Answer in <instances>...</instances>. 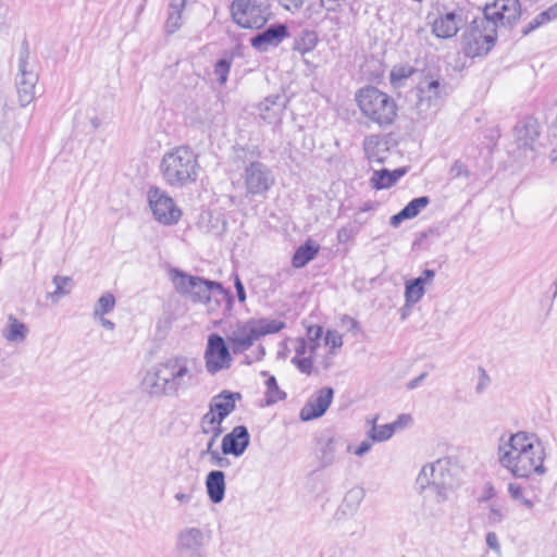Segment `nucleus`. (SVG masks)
I'll list each match as a JSON object with an SVG mask.
<instances>
[{
    "instance_id": "nucleus-45",
    "label": "nucleus",
    "mask_w": 557,
    "mask_h": 557,
    "mask_svg": "<svg viewBox=\"0 0 557 557\" xmlns=\"http://www.w3.org/2000/svg\"><path fill=\"white\" fill-rule=\"evenodd\" d=\"M414 73L412 66H395L391 71V82L396 83L410 77Z\"/></svg>"
},
{
    "instance_id": "nucleus-8",
    "label": "nucleus",
    "mask_w": 557,
    "mask_h": 557,
    "mask_svg": "<svg viewBox=\"0 0 557 557\" xmlns=\"http://www.w3.org/2000/svg\"><path fill=\"white\" fill-rule=\"evenodd\" d=\"M496 23L484 15L475 17L463 34V51L467 57L486 54L496 40Z\"/></svg>"
},
{
    "instance_id": "nucleus-59",
    "label": "nucleus",
    "mask_w": 557,
    "mask_h": 557,
    "mask_svg": "<svg viewBox=\"0 0 557 557\" xmlns=\"http://www.w3.org/2000/svg\"><path fill=\"white\" fill-rule=\"evenodd\" d=\"M174 498L181 504H188L191 500V495L178 492L174 495Z\"/></svg>"
},
{
    "instance_id": "nucleus-13",
    "label": "nucleus",
    "mask_w": 557,
    "mask_h": 557,
    "mask_svg": "<svg viewBox=\"0 0 557 557\" xmlns=\"http://www.w3.org/2000/svg\"><path fill=\"white\" fill-rule=\"evenodd\" d=\"M203 359L207 372L212 375L222 370L230 369L233 357L232 349L226 338L216 333L210 334L208 336Z\"/></svg>"
},
{
    "instance_id": "nucleus-49",
    "label": "nucleus",
    "mask_w": 557,
    "mask_h": 557,
    "mask_svg": "<svg viewBox=\"0 0 557 557\" xmlns=\"http://www.w3.org/2000/svg\"><path fill=\"white\" fill-rule=\"evenodd\" d=\"M322 334H323V330L321 326H318V325L310 326L307 330V338H305V339L311 344H314V346L318 348L320 346L319 341L322 337Z\"/></svg>"
},
{
    "instance_id": "nucleus-37",
    "label": "nucleus",
    "mask_w": 557,
    "mask_h": 557,
    "mask_svg": "<svg viewBox=\"0 0 557 557\" xmlns=\"http://www.w3.org/2000/svg\"><path fill=\"white\" fill-rule=\"evenodd\" d=\"M557 18V13L550 7L547 10L537 14L522 30L523 35H529L542 25Z\"/></svg>"
},
{
    "instance_id": "nucleus-34",
    "label": "nucleus",
    "mask_w": 557,
    "mask_h": 557,
    "mask_svg": "<svg viewBox=\"0 0 557 557\" xmlns=\"http://www.w3.org/2000/svg\"><path fill=\"white\" fill-rule=\"evenodd\" d=\"M200 428L203 434L210 435L206 449L200 453V456L205 457L207 453L215 450L213 446L223 433V428L221 424H213V422L202 419L200 420Z\"/></svg>"
},
{
    "instance_id": "nucleus-21",
    "label": "nucleus",
    "mask_w": 557,
    "mask_h": 557,
    "mask_svg": "<svg viewBox=\"0 0 557 557\" xmlns=\"http://www.w3.org/2000/svg\"><path fill=\"white\" fill-rule=\"evenodd\" d=\"M250 444V434L245 425L235 426L222 438L221 449L223 455L240 457Z\"/></svg>"
},
{
    "instance_id": "nucleus-55",
    "label": "nucleus",
    "mask_w": 557,
    "mask_h": 557,
    "mask_svg": "<svg viewBox=\"0 0 557 557\" xmlns=\"http://www.w3.org/2000/svg\"><path fill=\"white\" fill-rule=\"evenodd\" d=\"M234 286H235V289H236V295H237L238 300L240 302H245V300H246V292H245L244 284L242 283V281H240L238 275L235 276Z\"/></svg>"
},
{
    "instance_id": "nucleus-18",
    "label": "nucleus",
    "mask_w": 557,
    "mask_h": 557,
    "mask_svg": "<svg viewBox=\"0 0 557 557\" xmlns=\"http://www.w3.org/2000/svg\"><path fill=\"white\" fill-rule=\"evenodd\" d=\"M333 397L334 389L332 387L325 386L320 388L301 408L300 419L302 421H310L322 417L332 404Z\"/></svg>"
},
{
    "instance_id": "nucleus-24",
    "label": "nucleus",
    "mask_w": 557,
    "mask_h": 557,
    "mask_svg": "<svg viewBox=\"0 0 557 557\" xmlns=\"http://www.w3.org/2000/svg\"><path fill=\"white\" fill-rule=\"evenodd\" d=\"M435 276L434 270L425 269L419 277L406 282L405 298L407 305H414L423 297L425 285L432 284Z\"/></svg>"
},
{
    "instance_id": "nucleus-14",
    "label": "nucleus",
    "mask_w": 557,
    "mask_h": 557,
    "mask_svg": "<svg viewBox=\"0 0 557 557\" xmlns=\"http://www.w3.org/2000/svg\"><path fill=\"white\" fill-rule=\"evenodd\" d=\"M148 202L158 222L164 225H173L181 219L182 211L166 191L160 187L152 186L149 188Z\"/></svg>"
},
{
    "instance_id": "nucleus-60",
    "label": "nucleus",
    "mask_w": 557,
    "mask_h": 557,
    "mask_svg": "<svg viewBox=\"0 0 557 557\" xmlns=\"http://www.w3.org/2000/svg\"><path fill=\"white\" fill-rule=\"evenodd\" d=\"M425 376H426V373H422V374H420L418 377H416V379H413V380L409 381V382L407 383V387H408L409 389H413V388H416V387H417V386H418V385H419V384H420V383L425 379Z\"/></svg>"
},
{
    "instance_id": "nucleus-50",
    "label": "nucleus",
    "mask_w": 557,
    "mask_h": 557,
    "mask_svg": "<svg viewBox=\"0 0 557 557\" xmlns=\"http://www.w3.org/2000/svg\"><path fill=\"white\" fill-rule=\"evenodd\" d=\"M324 341L325 345H330L332 348H339L343 346V337L336 331H327Z\"/></svg>"
},
{
    "instance_id": "nucleus-57",
    "label": "nucleus",
    "mask_w": 557,
    "mask_h": 557,
    "mask_svg": "<svg viewBox=\"0 0 557 557\" xmlns=\"http://www.w3.org/2000/svg\"><path fill=\"white\" fill-rule=\"evenodd\" d=\"M283 1H284V7L288 11L299 10L304 5V2H305V0H283Z\"/></svg>"
},
{
    "instance_id": "nucleus-63",
    "label": "nucleus",
    "mask_w": 557,
    "mask_h": 557,
    "mask_svg": "<svg viewBox=\"0 0 557 557\" xmlns=\"http://www.w3.org/2000/svg\"><path fill=\"white\" fill-rule=\"evenodd\" d=\"M348 320H349V323H350V330H354L356 332L359 331L358 322L355 319H352V318H349Z\"/></svg>"
},
{
    "instance_id": "nucleus-10",
    "label": "nucleus",
    "mask_w": 557,
    "mask_h": 557,
    "mask_svg": "<svg viewBox=\"0 0 557 557\" xmlns=\"http://www.w3.org/2000/svg\"><path fill=\"white\" fill-rule=\"evenodd\" d=\"M212 539L211 531L200 527H184L175 536L176 557H208L207 547Z\"/></svg>"
},
{
    "instance_id": "nucleus-12",
    "label": "nucleus",
    "mask_w": 557,
    "mask_h": 557,
    "mask_svg": "<svg viewBox=\"0 0 557 557\" xmlns=\"http://www.w3.org/2000/svg\"><path fill=\"white\" fill-rule=\"evenodd\" d=\"M240 177L246 196H262L275 184L272 170L265 163L257 160H250L245 164Z\"/></svg>"
},
{
    "instance_id": "nucleus-64",
    "label": "nucleus",
    "mask_w": 557,
    "mask_h": 557,
    "mask_svg": "<svg viewBox=\"0 0 557 557\" xmlns=\"http://www.w3.org/2000/svg\"><path fill=\"white\" fill-rule=\"evenodd\" d=\"M549 159L552 162H557V149H553L550 154H549Z\"/></svg>"
},
{
    "instance_id": "nucleus-38",
    "label": "nucleus",
    "mask_w": 557,
    "mask_h": 557,
    "mask_svg": "<svg viewBox=\"0 0 557 557\" xmlns=\"http://www.w3.org/2000/svg\"><path fill=\"white\" fill-rule=\"evenodd\" d=\"M52 282L55 285V289L49 293L47 298L51 299L53 304H57L60 297L70 294L71 290L66 289L65 286L72 283V278L70 276L54 275Z\"/></svg>"
},
{
    "instance_id": "nucleus-58",
    "label": "nucleus",
    "mask_w": 557,
    "mask_h": 557,
    "mask_svg": "<svg viewBox=\"0 0 557 557\" xmlns=\"http://www.w3.org/2000/svg\"><path fill=\"white\" fill-rule=\"evenodd\" d=\"M186 4V0H171L169 10L183 12Z\"/></svg>"
},
{
    "instance_id": "nucleus-17",
    "label": "nucleus",
    "mask_w": 557,
    "mask_h": 557,
    "mask_svg": "<svg viewBox=\"0 0 557 557\" xmlns=\"http://www.w3.org/2000/svg\"><path fill=\"white\" fill-rule=\"evenodd\" d=\"M521 14L519 0H496L484 9L483 15L488 20L495 21L496 27L500 25L515 24Z\"/></svg>"
},
{
    "instance_id": "nucleus-39",
    "label": "nucleus",
    "mask_w": 557,
    "mask_h": 557,
    "mask_svg": "<svg viewBox=\"0 0 557 557\" xmlns=\"http://www.w3.org/2000/svg\"><path fill=\"white\" fill-rule=\"evenodd\" d=\"M265 385H267L265 395H267V404L268 405L275 404L276 401L282 400L286 397L285 392L280 389L276 379L273 375H270L267 379Z\"/></svg>"
},
{
    "instance_id": "nucleus-27",
    "label": "nucleus",
    "mask_w": 557,
    "mask_h": 557,
    "mask_svg": "<svg viewBox=\"0 0 557 557\" xmlns=\"http://www.w3.org/2000/svg\"><path fill=\"white\" fill-rule=\"evenodd\" d=\"M406 173V168H398L394 171L387 169L375 170L370 178V184L376 190L386 189L394 186Z\"/></svg>"
},
{
    "instance_id": "nucleus-52",
    "label": "nucleus",
    "mask_w": 557,
    "mask_h": 557,
    "mask_svg": "<svg viewBox=\"0 0 557 557\" xmlns=\"http://www.w3.org/2000/svg\"><path fill=\"white\" fill-rule=\"evenodd\" d=\"M505 519V513L499 507L491 506L487 520L491 524L500 523Z\"/></svg>"
},
{
    "instance_id": "nucleus-28",
    "label": "nucleus",
    "mask_w": 557,
    "mask_h": 557,
    "mask_svg": "<svg viewBox=\"0 0 557 557\" xmlns=\"http://www.w3.org/2000/svg\"><path fill=\"white\" fill-rule=\"evenodd\" d=\"M430 205L428 196H421L409 201L397 214L391 218V225L397 227L403 221L416 218Z\"/></svg>"
},
{
    "instance_id": "nucleus-43",
    "label": "nucleus",
    "mask_w": 557,
    "mask_h": 557,
    "mask_svg": "<svg viewBox=\"0 0 557 557\" xmlns=\"http://www.w3.org/2000/svg\"><path fill=\"white\" fill-rule=\"evenodd\" d=\"M182 13L180 11L168 10V18L165 22V30L168 34L175 33L183 24Z\"/></svg>"
},
{
    "instance_id": "nucleus-31",
    "label": "nucleus",
    "mask_w": 557,
    "mask_h": 557,
    "mask_svg": "<svg viewBox=\"0 0 557 557\" xmlns=\"http://www.w3.org/2000/svg\"><path fill=\"white\" fill-rule=\"evenodd\" d=\"M319 245H315L312 240H307L304 245L299 246L292 259V264L296 269L304 268L311 260L315 258L319 252Z\"/></svg>"
},
{
    "instance_id": "nucleus-29",
    "label": "nucleus",
    "mask_w": 557,
    "mask_h": 557,
    "mask_svg": "<svg viewBox=\"0 0 557 557\" xmlns=\"http://www.w3.org/2000/svg\"><path fill=\"white\" fill-rule=\"evenodd\" d=\"M28 326L13 314L8 315V321L2 330L3 338L9 343H23L28 336Z\"/></svg>"
},
{
    "instance_id": "nucleus-53",
    "label": "nucleus",
    "mask_w": 557,
    "mask_h": 557,
    "mask_svg": "<svg viewBox=\"0 0 557 557\" xmlns=\"http://www.w3.org/2000/svg\"><path fill=\"white\" fill-rule=\"evenodd\" d=\"M486 545L494 552H499L500 550V545H499V542H498V537L496 535L495 532H488L486 534Z\"/></svg>"
},
{
    "instance_id": "nucleus-15",
    "label": "nucleus",
    "mask_w": 557,
    "mask_h": 557,
    "mask_svg": "<svg viewBox=\"0 0 557 557\" xmlns=\"http://www.w3.org/2000/svg\"><path fill=\"white\" fill-rule=\"evenodd\" d=\"M449 92L450 87L444 79L426 76L418 86V107L420 110L438 108Z\"/></svg>"
},
{
    "instance_id": "nucleus-26",
    "label": "nucleus",
    "mask_w": 557,
    "mask_h": 557,
    "mask_svg": "<svg viewBox=\"0 0 557 557\" xmlns=\"http://www.w3.org/2000/svg\"><path fill=\"white\" fill-rule=\"evenodd\" d=\"M206 490L213 504H220L225 496V474L221 470H212L206 478Z\"/></svg>"
},
{
    "instance_id": "nucleus-3",
    "label": "nucleus",
    "mask_w": 557,
    "mask_h": 557,
    "mask_svg": "<svg viewBox=\"0 0 557 557\" xmlns=\"http://www.w3.org/2000/svg\"><path fill=\"white\" fill-rule=\"evenodd\" d=\"M457 472V466L448 458L437 459L421 469L418 481L425 488V508L433 513L442 511V505L449 499L451 493L459 485Z\"/></svg>"
},
{
    "instance_id": "nucleus-20",
    "label": "nucleus",
    "mask_w": 557,
    "mask_h": 557,
    "mask_svg": "<svg viewBox=\"0 0 557 557\" xmlns=\"http://www.w3.org/2000/svg\"><path fill=\"white\" fill-rule=\"evenodd\" d=\"M288 36L287 26L281 23L272 24L259 32L250 39L251 46L258 51H267L271 47H277Z\"/></svg>"
},
{
    "instance_id": "nucleus-41",
    "label": "nucleus",
    "mask_w": 557,
    "mask_h": 557,
    "mask_svg": "<svg viewBox=\"0 0 557 557\" xmlns=\"http://www.w3.org/2000/svg\"><path fill=\"white\" fill-rule=\"evenodd\" d=\"M535 476L536 475H532L528 479H524L527 483L525 485H523V487L527 491V494L531 497V499H534V505L541 502L542 495L541 481H537Z\"/></svg>"
},
{
    "instance_id": "nucleus-30",
    "label": "nucleus",
    "mask_w": 557,
    "mask_h": 557,
    "mask_svg": "<svg viewBox=\"0 0 557 557\" xmlns=\"http://www.w3.org/2000/svg\"><path fill=\"white\" fill-rule=\"evenodd\" d=\"M364 496H366V491L363 487H360V486L351 487L345 494V497L339 506V511L344 516H354L357 512Z\"/></svg>"
},
{
    "instance_id": "nucleus-33",
    "label": "nucleus",
    "mask_w": 557,
    "mask_h": 557,
    "mask_svg": "<svg viewBox=\"0 0 557 557\" xmlns=\"http://www.w3.org/2000/svg\"><path fill=\"white\" fill-rule=\"evenodd\" d=\"M376 420L377 417L368 420V422L371 423V428L367 432L368 437L373 442H384L389 440L395 433V424L387 423L377 426Z\"/></svg>"
},
{
    "instance_id": "nucleus-46",
    "label": "nucleus",
    "mask_w": 557,
    "mask_h": 557,
    "mask_svg": "<svg viewBox=\"0 0 557 557\" xmlns=\"http://www.w3.org/2000/svg\"><path fill=\"white\" fill-rule=\"evenodd\" d=\"M206 455H209L211 465L218 468H228L232 465L226 455H223V453H219L218 450L207 453Z\"/></svg>"
},
{
    "instance_id": "nucleus-54",
    "label": "nucleus",
    "mask_w": 557,
    "mask_h": 557,
    "mask_svg": "<svg viewBox=\"0 0 557 557\" xmlns=\"http://www.w3.org/2000/svg\"><path fill=\"white\" fill-rule=\"evenodd\" d=\"M412 422V417L407 413L399 414L397 419L392 423L395 424V431L400 428H406Z\"/></svg>"
},
{
    "instance_id": "nucleus-51",
    "label": "nucleus",
    "mask_w": 557,
    "mask_h": 557,
    "mask_svg": "<svg viewBox=\"0 0 557 557\" xmlns=\"http://www.w3.org/2000/svg\"><path fill=\"white\" fill-rule=\"evenodd\" d=\"M479 382L475 386L476 394H482L488 386L491 379L483 368H479Z\"/></svg>"
},
{
    "instance_id": "nucleus-4",
    "label": "nucleus",
    "mask_w": 557,
    "mask_h": 557,
    "mask_svg": "<svg viewBox=\"0 0 557 557\" xmlns=\"http://www.w3.org/2000/svg\"><path fill=\"white\" fill-rule=\"evenodd\" d=\"M160 171L168 185L187 186L198 178L200 171L198 156L186 146L176 147L162 157Z\"/></svg>"
},
{
    "instance_id": "nucleus-22",
    "label": "nucleus",
    "mask_w": 557,
    "mask_h": 557,
    "mask_svg": "<svg viewBox=\"0 0 557 557\" xmlns=\"http://www.w3.org/2000/svg\"><path fill=\"white\" fill-rule=\"evenodd\" d=\"M462 24V16L455 11L441 13L432 23V33L437 38L454 37Z\"/></svg>"
},
{
    "instance_id": "nucleus-32",
    "label": "nucleus",
    "mask_w": 557,
    "mask_h": 557,
    "mask_svg": "<svg viewBox=\"0 0 557 557\" xmlns=\"http://www.w3.org/2000/svg\"><path fill=\"white\" fill-rule=\"evenodd\" d=\"M227 298L230 304L226 300H219L213 297V294L210 295L209 299H206L202 304L207 306V313L210 315H221L228 317L231 315L233 309V297L231 293L227 290Z\"/></svg>"
},
{
    "instance_id": "nucleus-25",
    "label": "nucleus",
    "mask_w": 557,
    "mask_h": 557,
    "mask_svg": "<svg viewBox=\"0 0 557 557\" xmlns=\"http://www.w3.org/2000/svg\"><path fill=\"white\" fill-rule=\"evenodd\" d=\"M388 150V140L384 135L372 134L363 140V151L370 162L383 163Z\"/></svg>"
},
{
    "instance_id": "nucleus-2",
    "label": "nucleus",
    "mask_w": 557,
    "mask_h": 557,
    "mask_svg": "<svg viewBox=\"0 0 557 557\" xmlns=\"http://www.w3.org/2000/svg\"><path fill=\"white\" fill-rule=\"evenodd\" d=\"M201 367L194 357L177 355L148 369L141 384L151 396H178L196 386Z\"/></svg>"
},
{
    "instance_id": "nucleus-62",
    "label": "nucleus",
    "mask_w": 557,
    "mask_h": 557,
    "mask_svg": "<svg viewBox=\"0 0 557 557\" xmlns=\"http://www.w3.org/2000/svg\"><path fill=\"white\" fill-rule=\"evenodd\" d=\"M236 156L239 159H247V150L243 147L236 149Z\"/></svg>"
},
{
    "instance_id": "nucleus-9",
    "label": "nucleus",
    "mask_w": 557,
    "mask_h": 557,
    "mask_svg": "<svg viewBox=\"0 0 557 557\" xmlns=\"http://www.w3.org/2000/svg\"><path fill=\"white\" fill-rule=\"evenodd\" d=\"M35 62L30 60L29 45L22 41L17 57V73L15 87L21 107H26L35 99V87L38 83Z\"/></svg>"
},
{
    "instance_id": "nucleus-16",
    "label": "nucleus",
    "mask_w": 557,
    "mask_h": 557,
    "mask_svg": "<svg viewBox=\"0 0 557 557\" xmlns=\"http://www.w3.org/2000/svg\"><path fill=\"white\" fill-rule=\"evenodd\" d=\"M240 399L239 393L222 391L211 398L209 410L201 419L222 425V422L235 410L236 401Z\"/></svg>"
},
{
    "instance_id": "nucleus-47",
    "label": "nucleus",
    "mask_w": 557,
    "mask_h": 557,
    "mask_svg": "<svg viewBox=\"0 0 557 557\" xmlns=\"http://www.w3.org/2000/svg\"><path fill=\"white\" fill-rule=\"evenodd\" d=\"M292 362L305 374H310L312 372V356L294 357Z\"/></svg>"
},
{
    "instance_id": "nucleus-42",
    "label": "nucleus",
    "mask_w": 557,
    "mask_h": 557,
    "mask_svg": "<svg viewBox=\"0 0 557 557\" xmlns=\"http://www.w3.org/2000/svg\"><path fill=\"white\" fill-rule=\"evenodd\" d=\"M317 349L318 348L314 346V344L309 343L305 338H297L295 342V357L313 356Z\"/></svg>"
},
{
    "instance_id": "nucleus-40",
    "label": "nucleus",
    "mask_w": 557,
    "mask_h": 557,
    "mask_svg": "<svg viewBox=\"0 0 557 557\" xmlns=\"http://www.w3.org/2000/svg\"><path fill=\"white\" fill-rule=\"evenodd\" d=\"M114 306H115L114 296L111 293L103 294L98 299V301L95 306L94 314L96 317H98V315L102 317V315L111 312L113 310Z\"/></svg>"
},
{
    "instance_id": "nucleus-44",
    "label": "nucleus",
    "mask_w": 557,
    "mask_h": 557,
    "mask_svg": "<svg viewBox=\"0 0 557 557\" xmlns=\"http://www.w3.org/2000/svg\"><path fill=\"white\" fill-rule=\"evenodd\" d=\"M231 69V62L225 59H220L214 66V74L218 82L223 85L227 81V75Z\"/></svg>"
},
{
    "instance_id": "nucleus-56",
    "label": "nucleus",
    "mask_w": 557,
    "mask_h": 557,
    "mask_svg": "<svg viewBox=\"0 0 557 557\" xmlns=\"http://www.w3.org/2000/svg\"><path fill=\"white\" fill-rule=\"evenodd\" d=\"M372 447V443L370 441H363L355 450L354 454L356 456L362 457L364 456Z\"/></svg>"
},
{
    "instance_id": "nucleus-19",
    "label": "nucleus",
    "mask_w": 557,
    "mask_h": 557,
    "mask_svg": "<svg viewBox=\"0 0 557 557\" xmlns=\"http://www.w3.org/2000/svg\"><path fill=\"white\" fill-rule=\"evenodd\" d=\"M344 440L339 435L323 434L317 442V457L321 468L332 466L336 459L339 449L344 446Z\"/></svg>"
},
{
    "instance_id": "nucleus-7",
    "label": "nucleus",
    "mask_w": 557,
    "mask_h": 557,
    "mask_svg": "<svg viewBox=\"0 0 557 557\" xmlns=\"http://www.w3.org/2000/svg\"><path fill=\"white\" fill-rule=\"evenodd\" d=\"M170 275L176 292L195 304H202L212 294L216 301L226 300L230 304L227 290L219 282L189 275L178 269H172Z\"/></svg>"
},
{
    "instance_id": "nucleus-5",
    "label": "nucleus",
    "mask_w": 557,
    "mask_h": 557,
    "mask_svg": "<svg viewBox=\"0 0 557 557\" xmlns=\"http://www.w3.org/2000/svg\"><path fill=\"white\" fill-rule=\"evenodd\" d=\"M285 327V322L269 318H250L237 321L226 333V341L234 355L249 350L257 341L270 334L278 333Z\"/></svg>"
},
{
    "instance_id": "nucleus-6",
    "label": "nucleus",
    "mask_w": 557,
    "mask_h": 557,
    "mask_svg": "<svg viewBox=\"0 0 557 557\" xmlns=\"http://www.w3.org/2000/svg\"><path fill=\"white\" fill-rule=\"evenodd\" d=\"M356 101L362 114L381 128L391 126L397 117L395 99L374 86L361 88L356 95Z\"/></svg>"
},
{
    "instance_id": "nucleus-23",
    "label": "nucleus",
    "mask_w": 557,
    "mask_h": 557,
    "mask_svg": "<svg viewBox=\"0 0 557 557\" xmlns=\"http://www.w3.org/2000/svg\"><path fill=\"white\" fill-rule=\"evenodd\" d=\"M286 108V97L281 94L268 96L258 106L260 117L272 124L281 121L283 112Z\"/></svg>"
},
{
    "instance_id": "nucleus-36",
    "label": "nucleus",
    "mask_w": 557,
    "mask_h": 557,
    "mask_svg": "<svg viewBox=\"0 0 557 557\" xmlns=\"http://www.w3.org/2000/svg\"><path fill=\"white\" fill-rule=\"evenodd\" d=\"M318 42L317 34L312 30H304L296 39L294 49L305 54L314 49Z\"/></svg>"
},
{
    "instance_id": "nucleus-61",
    "label": "nucleus",
    "mask_w": 557,
    "mask_h": 557,
    "mask_svg": "<svg viewBox=\"0 0 557 557\" xmlns=\"http://www.w3.org/2000/svg\"><path fill=\"white\" fill-rule=\"evenodd\" d=\"M101 325L108 330L114 329V323L108 319L101 318Z\"/></svg>"
},
{
    "instance_id": "nucleus-1",
    "label": "nucleus",
    "mask_w": 557,
    "mask_h": 557,
    "mask_svg": "<svg viewBox=\"0 0 557 557\" xmlns=\"http://www.w3.org/2000/svg\"><path fill=\"white\" fill-rule=\"evenodd\" d=\"M496 455L499 466L516 479L543 476L547 472L546 451L535 433L519 431L508 437L502 435Z\"/></svg>"
},
{
    "instance_id": "nucleus-11",
    "label": "nucleus",
    "mask_w": 557,
    "mask_h": 557,
    "mask_svg": "<svg viewBox=\"0 0 557 557\" xmlns=\"http://www.w3.org/2000/svg\"><path fill=\"white\" fill-rule=\"evenodd\" d=\"M230 9L234 22L244 28H261L271 15L269 5L258 0H233Z\"/></svg>"
},
{
    "instance_id": "nucleus-35",
    "label": "nucleus",
    "mask_w": 557,
    "mask_h": 557,
    "mask_svg": "<svg viewBox=\"0 0 557 557\" xmlns=\"http://www.w3.org/2000/svg\"><path fill=\"white\" fill-rule=\"evenodd\" d=\"M507 492L512 500L519 502L527 509L532 510L534 508V499H531L527 494L522 484L518 482H509L507 485Z\"/></svg>"
},
{
    "instance_id": "nucleus-48",
    "label": "nucleus",
    "mask_w": 557,
    "mask_h": 557,
    "mask_svg": "<svg viewBox=\"0 0 557 557\" xmlns=\"http://www.w3.org/2000/svg\"><path fill=\"white\" fill-rule=\"evenodd\" d=\"M450 174L454 178H459V177L468 178L470 176V171L461 161L457 160L454 162V164L450 168Z\"/></svg>"
}]
</instances>
